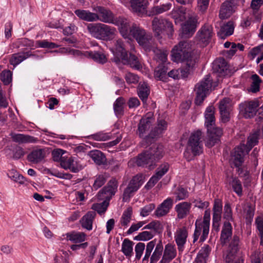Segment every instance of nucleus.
<instances>
[{
    "instance_id": "f257e3e1",
    "label": "nucleus",
    "mask_w": 263,
    "mask_h": 263,
    "mask_svg": "<svg viewBox=\"0 0 263 263\" xmlns=\"http://www.w3.org/2000/svg\"><path fill=\"white\" fill-rule=\"evenodd\" d=\"M92 10L97 13L96 21H100L118 26L122 36L130 43L132 40V27L126 19L122 17L114 18L111 11L102 6H94Z\"/></svg>"
},
{
    "instance_id": "f03ea898",
    "label": "nucleus",
    "mask_w": 263,
    "mask_h": 263,
    "mask_svg": "<svg viewBox=\"0 0 263 263\" xmlns=\"http://www.w3.org/2000/svg\"><path fill=\"white\" fill-rule=\"evenodd\" d=\"M192 45L189 41L180 42L172 50V60L176 62L180 61L185 62V67L179 69L180 78H186L193 69L195 63L196 58L192 54Z\"/></svg>"
},
{
    "instance_id": "7ed1b4c3",
    "label": "nucleus",
    "mask_w": 263,
    "mask_h": 263,
    "mask_svg": "<svg viewBox=\"0 0 263 263\" xmlns=\"http://www.w3.org/2000/svg\"><path fill=\"white\" fill-rule=\"evenodd\" d=\"M133 36L136 39L139 44L143 46L146 50L153 51L157 60L162 63H164L167 61L168 51L161 50L154 47H151L152 43L151 36L147 35L145 31L136 24H133Z\"/></svg>"
},
{
    "instance_id": "20e7f679",
    "label": "nucleus",
    "mask_w": 263,
    "mask_h": 263,
    "mask_svg": "<svg viewBox=\"0 0 263 263\" xmlns=\"http://www.w3.org/2000/svg\"><path fill=\"white\" fill-rule=\"evenodd\" d=\"M205 126L207 128L208 137L205 145L211 147L219 141V138L222 134L220 128L215 127V118L214 116V107H208L204 113Z\"/></svg>"
},
{
    "instance_id": "39448f33",
    "label": "nucleus",
    "mask_w": 263,
    "mask_h": 263,
    "mask_svg": "<svg viewBox=\"0 0 263 263\" xmlns=\"http://www.w3.org/2000/svg\"><path fill=\"white\" fill-rule=\"evenodd\" d=\"M87 28L92 36L104 41L111 40L117 32L115 27L100 23L89 24Z\"/></svg>"
},
{
    "instance_id": "423d86ee",
    "label": "nucleus",
    "mask_w": 263,
    "mask_h": 263,
    "mask_svg": "<svg viewBox=\"0 0 263 263\" xmlns=\"http://www.w3.org/2000/svg\"><path fill=\"white\" fill-rule=\"evenodd\" d=\"M202 132L200 130L191 134L187 144V151L184 153L187 161H190L193 156L198 155L202 152Z\"/></svg>"
},
{
    "instance_id": "0eeeda50",
    "label": "nucleus",
    "mask_w": 263,
    "mask_h": 263,
    "mask_svg": "<svg viewBox=\"0 0 263 263\" xmlns=\"http://www.w3.org/2000/svg\"><path fill=\"white\" fill-rule=\"evenodd\" d=\"M152 28L158 38L167 36L171 37L174 32L173 25L169 20L162 17H155L152 21Z\"/></svg>"
},
{
    "instance_id": "6e6552de",
    "label": "nucleus",
    "mask_w": 263,
    "mask_h": 263,
    "mask_svg": "<svg viewBox=\"0 0 263 263\" xmlns=\"http://www.w3.org/2000/svg\"><path fill=\"white\" fill-rule=\"evenodd\" d=\"M156 243V239L147 243L145 255L143 258V262L148 261L150 256V263H156L159 260L163 250V246L161 241L157 245Z\"/></svg>"
},
{
    "instance_id": "1a4fd4ad",
    "label": "nucleus",
    "mask_w": 263,
    "mask_h": 263,
    "mask_svg": "<svg viewBox=\"0 0 263 263\" xmlns=\"http://www.w3.org/2000/svg\"><path fill=\"white\" fill-rule=\"evenodd\" d=\"M144 229L150 230L139 233L134 237V239L139 241H147L152 239L158 234L162 233L163 226L161 222L158 220H154L146 225Z\"/></svg>"
},
{
    "instance_id": "9d476101",
    "label": "nucleus",
    "mask_w": 263,
    "mask_h": 263,
    "mask_svg": "<svg viewBox=\"0 0 263 263\" xmlns=\"http://www.w3.org/2000/svg\"><path fill=\"white\" fill-rule=\"evenodd\" d=\"M211 87L212 79L210 75H206L196 84L195 88L196 94L195 102L196 105H200L203 102Z\"/></svg>"
},
{
    "instance_id": "9b49d317",
    "label": "nucleus",
    "mask_w": 263,
    "mask_h": 263,
    "mask_svg": "<svg viewBox=\"0 0 263 263\" xmlns=\"http://www.w3.org/2000/svg\"><path fill=\"white\" fill-rule=\"evenodd\" d=\"M259 105L257 99L245 101L239 105L240 113L246 119L252 118L256 115Z\"/></svg>"
},
{
    "instance_id": "f8f14e48",
    "label": "nucleus",
    "mask_w": 263,
    "mask_h": 263,
    "mask_svg": "<svg viewBox=\"0 0 263 263\" xmlns=\"http://www.w3.org/2000/svg\"><path fill=\"white\" fill-rule=\"evenodd\" d=\"M112 53L114 56L113 61L117 65L122 63L124 65H129L131 67L130 58H128L127 51L124 48L121 40L116 41Z\"/></svg>"
},
{
    "instance_id": "ddd939ff",
    "label": "nucleus",
    "mask_w": 263,
    "mask_h": 263,
    "mask_svg": "<svg viewBox=\"0 0 263 263\" xmlns=\"http://www.w3.org/2000/svg\"><path fill=\"white\" fill-rule=\"evenodd\" d=\"M214 35L212 26L209 24H205L199 30L196 37L198 44L204 47L210 43Z\"/></svg>"
},
{
    "instance_id": "4468645a",
    "label": "nucleus",
    "mask_w": 263,
    "mask_h": 263,
    "mask_svg": "<svg viewBox=\"0 0 263 263\" xmlns=\"http://www.w3.org/2000/svg\"><path fill=\"white\" fill-rule=\"evenodd\" d=\"M117 182L115 179H111L98 193V199L100 200L107 201L109 202L111 197L115 195L117 190Z\"/></svg>"
},
{
    "instance_id": "2eb2a0df",
    "label": "nucleus",
    "mask_w": 263,
    "mask_h": 263,
    "mask_svg": "<svg viewBox=\"0 0 263 263\" xmlns=\"http://www.w3.org/2000/svg\"><path fill=\"white\" fill-rule=\"evenodd\" d=\"M210 226L201 222V219L196 220L195 230L193 235V242L196 241L200 237L199 241L203 242L208 237Z\"/></svg>"
},
{
    "instance_id": "dca6fc26",
    "label": "nucleus",
    "mask_w": 263,
    "mask_h": 263,
    "mask_svg": "<svg viewBox=\"0 0 263 263\" xmlns=\"http://www.w3.org/2000/svg\"><path fill=\"white\" fill-rule=\"evenodd\" d=\"M170 165L167 162H164L160 164L156 169L155 174L151 177L145 187L147 189H149L153 187L168 171Z\"/></svg>"
},
{
    "instance_id": "f3484780",
    "label": "nucleus",
    "mask_w": 263,
    "mask_h": 263,
    "mask_svg": "<svg viewBox=\"0 0 263 263\" xmlns=\"http://www.w3.org/2000/svg\"><path fill=\"white\" fill-rule=\"evenodd\" d=\"M247 146L242 144L236 147L231 155V160L236 167H239L242 165L244 161V157L249 153Z\"/></svg>"
},
{
    "instance_id": "a211bd4d",
    "label": "nucleus",
    "mask_w": 263,
    "mask_h": 263,
    "mask_svg": "<svg viewBox=\"0 0 263 263\" xmlns=\"http://www.w3.org/2000/svg\"><path fill=\"white\" fill-rule=\"evenodd\" d=\"M247 146L242 144L236 147L231 155V160L236 167H239L242 165L244 161V157L249 153Z\"/></svg>"
},
{
    "instance_id": "6ab92c4d",
    "label": "nucleus",
    "mask_w": 263,
    "mask_h": 263,
    "mask_svg": "<svg viewBox=\"0 0 263 263\" xmlns=\"http://www.w3.org/2000/svg\"><path fill=\"white\" fill-rule=\"evenodd\" d=\"M188 232L185 227L178 228L174 233V239L179 252H182L186 242Z\"/></svg>"
},
{
    "instance_id": "aec40b11",
    "label": "nucleus",
    "mask_w": 263,
    "mask_h": 263,
    "mask_svg": "<svg viewBox=\"0 0 263 263\" xmlns=\"http://www.w3.org/2000/svg\"><path fill=\"white\" fill-rule=\"evenodd\" d=\"M74 52L80 55L81 58H88L92 59L94 61L100 63L104 64L107 61V58L105 54L101 51H74Z\"/></svg>"
},
{
    "instance_id": "412c9836",
    "label": "nucleus",
    "mask_w": 263,
    "mask_h": 263,
    "mask_svg": "<svg viewBox=\"0 0 263 263\" xmlns=\"http://www.w3.org/2000/svg\"><path fill=\"white\" fill-rule=\"evenodd\" d=\"M237 5V0H226L221 6L219 17L221 19L229 17L233 13Z\"/></svg>"
},
{
    "instance_id": "4be33fe9",
    "label": "nucleus",
    "mask_w": 263,
    "mask_h": 263,
    "mask_svg": "<svg viewBox=\"0 0 263 263\" xmlns=\"http://www.w3.org/2000/svg\"><path fill=\"white\" fill-rule=\"evenodd\" d=\"M219 108L221 116V120L226 123L230 120V113L232 110L230 99L224 98L219 103Z\"/></svg>"
},
{
    "instance_id": "5701e85b",
    "label": "nucleus",
    "mask_w": 263,
    "mask_h": 263,
    "mask_svg": "<svg viewBox=\"0 0 263 263\" xmlns=\"http://www.w3.org/2000/svg\"><path fill=\"white\" fill-rule=\"evenodd\" d=\"M173 200L171 198H167L164 200L155 211V215L157 217H160L168 214L172 208Z\"/></svg>"
},
{
    "instance_id": "b1692460",
    "label": "nucleus",
    "mask_w": 263,
    "mask_h": 263,
    "mask_svg": "<svg viewBox=\"0 0 263 263\" xmlns=\"http://www.w3.org/2000/svg\"><path fill=\"white\" fill-rule=\"evenodd\" d=\"M197 20L195 18L190 17L182 25V33L185 37L192 36L195 32L197 27Z\"/></svg>"
},
{
    "instance_id": "393cba45",
    "label": "nucleus",
    "mask_w": 263,
    "mask_h": 263,
    "mask_svg": "<svg viewBox=\"0 0 263 263\" xmlns=\"http://www.w3.org/2000/svg\"><path fill=\"white\" fill-rule=\"evenodd\" d=\"M136 163L138 166L147 167L150 169L156 165L147 151L138 156Z\"/></svg>"
},
{
    "instance_id": "a878e982",
    "label": "nucleus",
    "mask_w": 263,
    "mask_h": 263,
    "mask_svg": "<svg viewBox=\"0 0 263 263\" xmlns=\"http://www.w3.org/2000/svg\"><path fill=\"white\" fill-rule=\"evenodd\" d=\"M147 151L156 164L164 155V147L161 144H154Z\"/></svg>"
},
{
    "instance_id": "bb28decb",
    "label": "nucleus",
    "mask_w": 263,
    "mask_h": 263,
    "mask_svg": "<svg viewBox=\"0 0 263 263\" xmlns=\"http://www.w3.org/2000/svg\"><path fill=\"white\" fill-rule=\"evenodd\" d=\"M177 255V251L174 245L168 243L165 246L163 254L160 263H169Z\"/></svg>"
},
{
    "instance_id": "cd10ccee",
    "label": "nucleus",
    "mask_w": 263,
    "mask_h": 263,
    "mask_svg": "<svg viewBox=\"0 0 263 263\" xmlns=\"http://www.w3.org/2000/svg\"><path fill=\"white\" fill-rule=\"evenodd\" d=\"M33 55L30 51L14 53L11 55L9 63L15 67L23 61Z\"/></svg>"
},
{
    "instance_id": "c85d7f7f",
    "label": "nucleus",
    "mask_w": 263,
    "mask_h": 263,
    "mask_svg": "<svg viewBox=\"0 0 263 263\" xmlns=\"http://www.w3.org/2000/svg\"><path fill=\"white\" fill-rule=\"evenodd\" d=\"M191 206L192 204L188 202H182L176 205L175 210L178 218L183 219L189 214Z\"/></svg>"
},
{
    "instance_id": "c756f323",
    "label": "nucleus",
    "mask_w": 263,
    "mask_h": 263,
    "mask_svg": "<svg viewBox=\"0 0 263 263\" xmlns=\"http://www.w3.org/2000/svg\"><path fill=\"white\" fill-rule=\"evenodd\" d=\"M153 116V114L149 112L146 114L145 118L141 119L138 127V130L140 136L150 128L152 123L154 121Z\"/></svg>"
},
{
    "instance_id": "7c9ffc66",
    "label": "nucleus",
    "mask_w": 263,
    "mask_h": 263,
    "mask_svg": "<svg viewBox=\"0 0 263 263\" xmlns=\"http://www.w3.org/2000/svg\"><path fill=\"white\" fill-rule=\"evenodd\" d=\"M147 0H133V11L139 16H143L146 12Z\"/></svg>"
},
{
    "instance_id": "2f4dec72",
    "label": "nucleus",
    "mask_w": 263,
    "mask_h": 263,
    "mask_svg": "<svg viewBox=\"0 0 263 263\" xmlns=\"http://www.w3.org/2000/svg\"><path fill=\"white\" fill-rule=\"evenodd\" d=\"M75 14L80 19L89 22H96L97 13L88 10L78 9L75 10Z\"/></svg>"
},
{
    "instance_id": "473e14b6",
    "label": "nucleus",
    "mask_w": 263,
    "mask_h": 263,
    "mask_svg": "<svg viewBox=\"0 0 263 263\" xmlns=\"http://www.w3.org/2000/svg\"><path fill=\"white\" fill-rule=\"evenodd\" d=\"M234 29L233 22L229 21L227 24H223L221 26L220 31L217 33L218 36L222 39H224L227 36H230L233 33Z\"/></svg>"
},
{
    "instance_id": "72a5a7b5",
    "label": "nucleus",
    "mask_w": 263,
    "mask_h": 263,
    "mask_svg": "<svg viewBox=\"0 0 263 263\" xmlns=\"http://www.w3.org/2000/svg\"><path fill=\"white\" fill-rule=\"evenodd\" d=\"M257 56L256 60L257 64L263 60V44L251 49L248 53V57L251 60H254Z\"/></svg>"
},
{
    "instance_id": "f704fd0d",
    "label": "nucleus",
    "mask_w": 263,
    "mask_h": 263,
    "mask_svg": "<svg viewBox=\"0 0 263 263\" xmlns=\"http://www.w3.org/2000/svg\"><path fill=\"white\" fill-rule=\"evenodd\" d=\"M96 215V213L93 211L87 212L81 220L82 227L88 230H91L92 228V222Z\"/></svg>"
},
{
    "instance_id": "c9c22d12",
    "label": "nucleus",
    "mask_w": 263,
    "mask_h": 263,
    "mask_svg": "<svg viewBox=\"0 0 263 263\" xmlns=\"http://www.w3.org/2000/svg\"><path fill=\"white\" fill-rule=\"evenodd\" d=\"M45 156V152L42 149H37L31 152L27 157L29 161L36 164L41 162Z\"/></svg>"
},
{
    "instance_id": "e433bc0d",
    "label": "nucleus",
    "mask_w": 263,
    "mask_h": 263,
    "mask_svg": "<svg viewBox=\"0 0 263 263\" xmlns=\"http://www.w3.org/2000/svg\"><path fill=\"white\" fill-rule=\"evenodd\" d=\"M137 92L140 99L144 102L149 95V87L145 82H140L137 88Z\"/></svg>"
},
{
    "instance_id": "4c0bfd02",
    "label": "nucleus",
    "mask_w": 263,
    "mask_h": 263,
    "mask_svg": "<svg viewBox=\"0 0 263 263\" xmlns=\"http://www.w3.org/2000/svg\"><path fill=\"white\" fill-rule=\"evenodd\" d=\"M67 240L73 243H81L86 239V234L83 232L72 231L66 234Z\"/></svg>"
},
{
    "instance_id": "58836bf2",
    "label": "nucleus",
    "mask_w": 263,
    "mask_h": 263,
    "mask_svg": "<svg viewBox=\"0 0 263 263\" xmlns=\"http://www.w3.org/2000/svg\"><path fill=\"white\" fill-rule=\"evenodd\" d=\"M232 234V227L230 222H224L221 234V241L223 243H226Z\"/></svg>"
},
{
    "instance_id": "ea45409f",
    "label": "nucleus",
    "mask_w": 263,
    "mask_h": 263,
    "mask_svg": "<svg viewBox=\"0 0 263 263\" xmlns=\"http://www.w3.org/2000/svg\"><path fill=\"white\" fill-rule=\"evenodd\" d=\"M7 176L12 180L20 184H24L27 181L26 179L14 169L9 170Z\"/></svg>"
},
{
    "instance_id": "a19ab883",
    "label": "nucleus",
    "mask_w": 263,
    "mask_h": 263,
    "mask_svg": "<svg viewBox=\"0 0 263 263\" xmlns=\"http://www.w3.org/2000/svg\"><path fill=\"white\" fill-rule=\"evenodd\" d=\"M89 156L97 164L101 165L106 161L105 156L100 151H91L89 152Z\"/></svg>"
},
{
    "instance_id": "79ce46f5",
    "label": "nucleus",
    "mask_w": 263,
    "mask_h": 263,
    "mask_svg": "<svg viewBox=\"0 0 263 263\" xmlns=\"http://www.w3.org/2000/svg\"><path fill=\"white\" fill-rule=\"evenodd\" d=\"M263 5V0H252L250 8L252 10V13L254 18L256 20H259L261 18L259 9Z\"/></svg>"
},
{
    "instance_id": "37998d69",
    "label": "nucleus",
    "mask_w": 263,
    "mask_h": 263,
    "mask_svg": "<svg viewBox=\"0 0 263 263\" xmlns=\"http://www.w3.org/2000/svg\"><path fill=\"white\" fill-rule=\"evenodd\" d=\"M222 210V201L219 199H215L213 206V219L221 220Z\"/></svg>"
},
{
    "instance_id": "c03bdc74",
    "label": "nucleus",
    "mask_w": 263,
    "mask_h": 263,
    "mask_svg": "<svg viewBox=\"0 0 263 263\" xmlns=\"http://www.w3.org/2000/svg\"><path fill=\"white\" fill-rule=\"evenodd\" d=\"M13 140L18 143H33L35 141L34 137L21 134H14L12 136Z\"/></svg>"
},
{
    "instance_id": "a18cd8bd",
    "label": "nucleus",
    "mask_w": 263,
    "mask_h": 263,
    "mask_svg": "<svg viewBox=\"0 0 263 263\" xmlns=\"http://www.w3.org/2000/svg\"><path fill=\"white\" fill-rule=\"evenodd\" d=\"M214 67L219 73H227L228 66L225 60L223 58H220L215 61L214 63Z\"/></svg>"
},
{
    "instance_id": "49530a36",
    "label": "nucleus",
    "mask_w": 263,
    "mask_h": 263,
    "mask_svg": "<svg viewBox=\"0 0 263 263\" xmlns=\"http://www.w3.org/2000/svg\"><path fill=\"white\" fill-rule=\"evenodd\" d=\"M107 176L106 174H98L93 177L94 182L92 185V188L97 190L103 185L106 181Z\"/></svg>"
},
{
    "instance_id": "de8ad7c7",
    "label": "nucleus",
    "mask_w": 263,
    "mask_h": 263,
    "mask_svg": "<svg viewBox=\"0 0 263 263\" xmlns=\"http://www.w3.org/2000/svg\"><path fill=\"white\" fill-rule=\"evenodd\" d=\"M234 192L238 196H241L242 195V186L241 181L236 178H233L230 182Z\"/></svg>"
},
{
    "instance_id": "09e8293b",
    "label": "nucleus",
    "mask_w": 263,
    "mask_h": 263,
    "mask_svg": "<svg viewBox=\"0 0 263 263\" xmlns=\"http://www.w3.org/2000/svg\"><path fill=\"white\" fill-rule=\"evenodd\" d=\"M251 79L252 83L250 87V90L252 92H256L260 90V85L262 82L260 77L256 74H253Z\"/></svg>"
},
{
    "instance_id": "8fccbe9b",
    "label": "nucleus",
    "mask_w": 263,
    "mask_h": 263,
    "mask_svg": "<svg viewBox=\"0 0 263 263\" xmlns=\"http://www.w3.org/2000/svg\"><path fill=\"white\" fill-rule=\"evenodd\" d=\"M132 220V208H128L125 210L121 218L120 223L122 226L127 227Z\"/></svg>"
},
{
    "instance_id": "3c124183",
    "label": "nucleus",
    "mask_w": 263,
    "mask_h": 263,
    "mask_svg": "<svg viewBox=\"0 0 263 263\" xmlns=\"http://www.w3.org/2000/svg\"><path fill=\"white\" fill-rule=\"evenodd\" d=\"M121 251L128 258L132 256V241L125 238L122 243Z\"/></svg>"
},
{
    "instance_id": "603ef678",
    "label": "nucleus",
    "mask_w": 263,
    "mask_h": 263,
    "mask_svg": "<svg viewBox=\"0 0 263 263\" xmlns=\"http://www.w3.org/2000/svg\"><path fill=\"white\" fill-rule=\"evenodd\" d=\"M109 202L107 201H104L101 203H93L91 209L98 212L99 214H104L108 206Z\"/></svg>"
},
{
    "instance_id": "864d4df0",
    "label": "nucleus",
    "mask_w": 263,
    "mask_h": 263,
    "mask_svg": "<svg viewBox=\"0 0 263 263\" xmlns=\"http://www.w3.org/2000/svg\"><path fill=\"white\" fill-rule=\"evenodd\" d=\"M259 134L257 133H255L251 134L248 138L247 144V150L249 152L252 148L253 146L257 145L258 142Z\"/></svg>"
},
{
    "instance_id": "5fc2aeb1",
    "label": "nucleus",
    "mask_w": 263,
    "mask_h": 263,
    "mask_svg": "<svg viewBox=\"0 0 263 263\" xmlns=\"http://www.w3.org/2000/svg\"><path fill=\"white\" fill-rule=\"evenodd\" d=\"M144 183V177L139 174L133 178V192L137 191Z\"/></svg>"
},
{
    "instance_id": "6e6d98bb",
    "label": "nucleus",
    "mask_w": 263,
    "mask_h": 263,
    "mask_svg": "<svg viewBox=\"0 0 263 263\" xmlns=\"http://www.w3.org/2000/svg\"><path fill=\"white\" fill-rule=\"evenodd\" d=\"M171 7V3H166L153 7L152 11L153 14H158L169 10Z\"/></svg>"
},
{
    "instance_id": "4d7b16f0",
    "label": "nucleus",
    "mask_w": 263,
    "mask_h": 263,
    "mask_svg": "<svg viewBox=\"0 0 263 263\" xmlns=\"http://www.w3.org/2000/svg\"><path fill=\"white\" fill-rule=\"evenodd\" d=\"M124 104V101L122 98L120 97L116 100L114 104V109L116 115H122Z\"/></svg>"
},
{
    "instance_id": "13d9d810",
    "label": "nucleus",
    "mask_w": 263,
    "mask_h": 263,
    "mask_svg": "<svg viewBox=\"0 0 263 263\" xmlns=\"http://www.w3.org/2000/svg\"><path fill=\"white\" fill-rule=\"evenodd\" d=\"M36 46L41 48L53 49L60 47V45L54 43L49 42L46 40H44L42 41H37L36 42Z\"/></svg>"
},
{
    "instance_id": "bf43d9fd",
    "label": "nucleus",
    "mask_w": 263,
    "mask_h": 263,
    "mask_svg": "<svg viewBox=\"0 0 263 263\" xmlns=\"http://www.w3.org/2000/svg\"><path fill=\"white\" fill-rule=\"evenodd\" d=\"M167 71V68L165 66L160 65L155 71V76L160 80H162L165 77Z\"/></svg>"
},
{
    "instance_id": "052dcab7",
    "label": "nucleus",
    "mask_w": 263,
    "mask_h": 263,
    "mask_svg": "<svg viewBox=\"0 0 263 263\" xmlns=\"http://www.w3.org/2000/svg\"><path fill=\"white\" fill-rule=\"evenodd\" d=\"M257 229L259 232V235L260 238V244L263 246V218L258 217L255 220Z\"/></svg>"
},
{
    "instance_id": "680f3d73",
    "label": "nucleus",
    "mask_w": 263,
    "mask_h": 263,
    "mask_svg": "<svg viewBox=\"0 0 263 263\" xmlns=\"http://www.w3.org/2000/svg\"><path fill=\"white\" fill-rule=\"evenodd\" d=\"M1 81L5 84H9L12 81V72L10 70H4L0 75Z\"/></svg>"
},
{
    "instance_id": "e2e57ef3",
    "label": "nucleus",
    "mask_w": 263,
    "mask_h": 263,
    "mask_svg": "<svg viewBox=\"0 0 263 263\" xmlns=\"http://www.w3.org/2000/svg\"><path fill=\"white\" fill-rule=\"evenodd\" d=\"M223 218L227 222L233 220L232 212L230 204L226 203L224 206Z\"/></svg>"
},
{
    "instance_id": "0e129e2a",
    "label": "nucleus",
    "mask_w": 263,
    "mask_h": 263,
    "mask_svg": "<svg viewBox=\"0 0 263 263\" xmlns=\"http://www.w3.org/2000/svg\"><path fill=\"white\" fill-rule=\"evenodd\" d=\"M176 200H181L186 198L189 196L188 192L182 187H178L175 192Z\"/></svg>"
},
{
    "instance_id": "69168bd1",
    "label": "nucleus",
    "mask_w": 263,
    "mask_h": 263,
    "mask_svg": "<svg viewBox=\"0 0 263 263\" xmlns=\"http://www.w3.org/2000/svg\"><path fill=\"white\" fill-rule=\"evenodd\" d=\"M65 153V152L61 149H54L52 153L53 160L54 161L61 162L62 159H63L65 157L63 156Z\"/></svg>"
},
{
    "instance_id": "338daca9",
    "label": "nucleus",
    "mask_w": 263,
    "mask_h": 263,
    "mask_svg": "<svg viewBox=\"0 0 263 263\" xmlns=\"http://www.w3.org/2000/svg\"><path fill=\"white\" fill-rule=\"evenodd\" d=\"M145 244L143 242H139L135 246L136 258L140 259L145 249Z\"/></svg>"
},
{
    "instance_id": "774afa93",
    "label": "nucleus",
    "mask_w": 263,
    "mask_h": 263,
    "mask_svg": "<svg viewBox=\"0 0 263 263\" xmlns=\"http://www.w3.org/2000/svg\"><path fill=\"white\" fill-rule=\"evenodd\" d=\"M155 205L154 203H150L144 206L141 210L140 215L143 217L148 216L155 209Z\"/></svg>"
}]
</instances>
